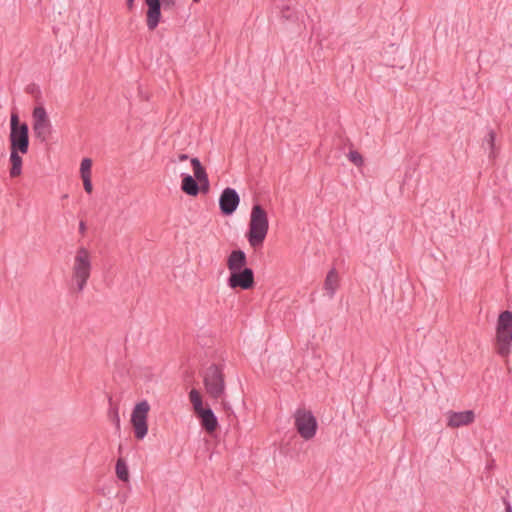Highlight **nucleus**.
Returning <instances> with one entry per match:
<instances>
[{
	"label": "nucleus",
	"instance_id": "obj_1",
	"mask_svg": "<svg viewBox=\"0 0 512 512\" xmlns=\"http://www.w3.org/2000/svg\"><path fill=\"white\" fill-rule=\"evenodd\" d=\"M92 272V256L83 246L77 248L71 267V291L81 294L87 286Z\"/></svg>",
	"mask_w": 512,
	"mask_h": 512
},
{
	"label": "nucleus",
	"instance_id": "obj_2",
	"mask_svg": "<svg viewBox=\"0 0 512 512\" xmlns=\"http://www.w3.org/2000/svg\"><path fill=\"white\" fill-rule=\"evenodd\" d=\"M269 229V221L267 212L264 208L255 204L251 210L249 230L247 239L251 247L257 248L261 246L267 236Z\"/></svg>",
	"mask_w": 512,
	"mask_h": 512
},
{
	"label": "nucleus",
	"instance_id": "obj_3",
	"mask_svg": "<svg viewBox=\"0 0 512 512\" xmlns=\"http://www.w3.org/2000/svg\"><path fill=\"white\" fill-rule=\"evenodd\" d=\"M512 347V312L505 310L498 316L494 348L501 357H508Z\"/></svg>",
	"mask_w": 512,
	"mask_h": 512
},
{
	"label": "nucleus",
	"instance_id": "obj_4",
	"mask_svg": "<svg viewBox=\"0 0 512 512\" xmlns=\"http://www.w3.org/2000/svg\"><path fill=\"white\" fill-rule=\"evenodd\" d=\"M10 150L21 151L26 154L29 150V128L26 123H20L17 113H12L10 118Z\"/></svg>",
	"mask_w": 512,
	"mask_h": 512
},
{
	"label": "nucleus",
	"instance_id": "obj_5",
	"mask_svg": "<svg viewBox=\"0 0 512 512\" xmlns=\"http://www.w3.org/2000/svg\"><path fill=\"white\" fill-rule=\"evenodd\" d=\"M178 0H144L147 7L146 10V25L150 31H153L159 25L162 12L174 10L177 7Z\"/></svg>",
	"mask_w": 512,
	"mask_h": 512
},
{
	"label": "nucleus",
	"instance_id": "obj_6",
	"mask_svg": "<svg viewBox=\"0 0 512 512\" xmlns=\"http://www.w3.org/2000/svg\"><path fill=\"white\" fill-rule=\"evenodd\" d=\"M204 385L207 393L214 399H218L224 394V375L219 366L212 364L206 369L204 375Z\"/></svg>",
	"mask_w": 512,
	"mask_h": 512
},
{
	"label": "nucleus",
	"instance_id": "obj_7",
	"mask_svg": "<svg viewBox=\"0 0 512 512\" xmlns=\"http://www.w3.org/2000/svg\"><path fill=\"white\" fill-rule=\"evenodd\" d=\"M295 427L300 436L305 440L312 439L317 431V420L311 411L297 409L295 414Z\"/></svg>",
	"mask_w": 512,
	"mask_h": 512
},
{
	"label": "nucleus",
	"instance_id": "obj_8",
	"mask_svg": "<svg viewBox=\"0 0 512 512\" xmlns=\"http://www.w3.org/2000/svg\"><path fill=\"white\" fill-rule=\"evenodd\" d=\"M150 406L147 401L137 403L131 414V423L134 429L135 437L142 440L148 433V412Z\"/></svg>",
	"mask_w": 512,
	"mask_h": 512
},
{
	"label": "nucleus",
	"instance_id": "obj_9",
	"mask_svg": "<svg viewBox=\"0 0 512 512\" xmlns=\"http://www.w3.org/2000/svg\"><path fill=\"white\" fill-rule=\"evenodd\" d=\"M33 132L37 139L41 142H45L48 140L51 131L52 125L48 118L47 112L43 106H37L33 110Z\"/></svg>",
	"mask_w": 512,
	"mask_h": 512
},
{
	"label": "nucleus",
	"instance_id": "obj_10",
	"mask_svg": "<svg viewBox=\"0 0 512 512\" xmlns=\"http://www.w3.org/2000/svg\"><path fill=\"white\" fill-rule=\"evenodd\" d=\"M228 285L232 289L241 288L242 290L252 289L255 285L254 272L251 268H243L230 272Z\"/></svg>",
	"mask_w": 512,
	"mask_h": 512
},
{
	"label": "nucleus",
	"instance_id": "obj_11",
	"mask_svg": "<svg viewBox=\"0 0 512 512\" xmlns=\"http://www.w3.org/2000/svg\"><path fill=\"white\" fill-rule=\"evenodd\" d=\"M240 203V196L233 188H225L219 197V207L223 215H232Z\"/></svg>",
	"mask_w": 512,
	"mask_h": 512
},
{
	"label": "nucleus",
	"instance_id": "obj_12",
	"mask_svg": "<svg viewBox=\"0 0 512 512\" xmlns=\"http://www.w3.org/2000/svg\"><path fill=\"white\" fill-rule=\"evenodd\" d=\"M447 426L450 428H459L467 426L474 422L475 414L472 410L461 412L448 411L447 412Z\"/></svg>",
	"mask_w": 512,
	"mask_h": 512
},
{
	"label": "nucleus",
	"instance_id": "obj_13",
	"mask_svg": "<svg viewBox=\"0 0 512 512\" xmlns=\"http://www.w3.org/2000/svg\"><path fill=\"white\" fill-rule=\"evenodd\" d=\"M200 419L202 428L208 433H212L218 426V420L211 408H202L195 412Z\"/></svg>",
	"mask_w": 512,
	"mask_h": 512
},
{
	"label": "nucleus",
	"instance_id": "obj_14",
	"mask_svg": "<svg viewBox=\"0 0 512 512\" xmlns=\"http://www.w3.org/2000/svg\"><path fill=\"white\" fill-rule=\"evenodd\" d=\"M247 257L244 251L238 249L233 250L227 259V267L230 272L246 268Z\"/></svg>",
	"mask_w": 512,
	"mask_h": 512
},
{
	"label": "nucleus",
	"instance_id": "obj_15",
	"mask_svg": "<svg viewBox=\"0 0 512 512\" xmlns=\"http://www.w3.org/2000/svg\"><path fill=\"white\" fill-rule=\"evenodd\" d=\"M181 189L185 194L189 196H197L200 192V187L197 179H195L190 174H183Z\"/></svg>",
	"mask_w": 512,
	"mask_h": 512
},
{
	"label": "nucleus",
	"instance_id": "obj_16",
	"mask_svg": "<svg viewBox=\"0 0 512 512\" xmlns=\"http://www.w3.org/2000/svg\"><path fill=\"white\" fill-rule=\"evenodd\" d=\"M339 286V279L336 269L332 268L324 281V289L327 292L329 298H333L335 292Z\"/></svg>",
	"mask_w": 512,
	"mask_h": 512
},
{
	"label": "nucleus",
	"instance_id": "obj_17",
	"mask_svg": "<svg viewBox=\"0 0 512 512\" xmlns=\"http://www.w3.org/2000/svg\"><path fill=\"white\" fill-rule=\"evenodd\" d=\"M21 151L10 150L9 161L11 163V168L9 171L10 177L15 178L21 175L22 173V157Z\"/></svg>",
	"mask_w": 512,
	"mask_h": 512
},
{
	"label": "nucleus",
	"instance_id": "obj_18",
	"mask_svg": "<svg viewBox=\"0 0 512 512\" xmlns=\"http://www.w3.org/2000/svg\"><path fill=\"white\" fill-rule=\"evenodd\" d=\"M495 139V132L493 130H489L482 143L483 148L485 150H489V158H495L496 156Z\"/></svg>",
	"mask_w": 512,
	"mask_h": 512
},
{
	"label": "nucleus",
	"instance_id": "obj_19",
	"mask_svg": "<svg viewBox=\"0 0 512 512\" xmlns=\"http://www.w3.org/2000/svg\"><path fill=\"white\" fill-rule=\"evenodd\" d=\"M190 162L194 172L193 177L197 179V181L205 180V178L208 177V174L205 168L202 166L200 160L197 157H194L190 159Z\"/></svg>",
	"mask_w": 512,
	"mask_h": 512
},
{
	"label": "nucleus",
	"instance_id": "obj_20",
	"mask_svg": "<svg viewBox=\"0 0 512 512\" xmlns=\"http://www.w3.org/2000/svg\"><path fill=\"white\" fill-rule=\"evenodd\" d=\"M116 475L121 481H129L128 467L123 458H119L116 462Z\"/></svg>",
	"mask_w": 512,
	"mask_h": 512
},
{
	"label": "nucleus",
	"instance_id": "obj_21",
	"mask_svg": "<svg viewBox=\"0 0 512 512\" xmlns=\"http://www.w3.org/2000/svg\"><path fill=\"white\" fill-rule=\"evenodd\" d=\"M189 399L193 404L194 411L197 412L203 407L202 398L198 390L192 389L189 393Z\"/></svg>",
	"mask_w": 512,
	"mask_h": 512
},
{
	"label": "nucleus",
	"instance_id": "obj_22",
	"mask_svg": "<svg viewBox=\"0 0 512 512\" xmlns=\"http://www.w3.org/2000/svg\"><path fill=\"white\" fill-rule=\"evenodd\" d=\"M92 160L90 158H84L81 161L80 173L81 177L91 176Z\"/></svg>",
	"mask_w": 512,
	"mask_h": 512
},
{
	"label": "nucleus",
	"instance_id": "obj_23",
	"mask_svg": "<svg viewBox=\"0 0 512 512\" xmlns=\"http://www.w3.org/2000/svg\"><path fill=\"white\" fill-rule=\"evenodd\" d=\"M281 15L282 18L286 20H294L296 18V12L294 7H291L290 5L283 6L281 8Z\"/></svg>",
	"mask_w": 512,
	"mask_h": 512
},
{
	"label": "nucleus",
	"instance_id": "obj_24",
	"mask_svg": "<svg viewBox=\"0 0 512 512\" xmlns=\"http://www.w3.org/2000/svg\"><path fill=\"white\" fill-rule=\"evenodd\" d=\"M348 157L349 160L356 166H361L363 164V158L357 151H350Z\"/></svg>",
	"mask_w": 512,
	"mask_h": 512
},
{
	"label": "nucleus",
	"instance_id": "obj_25",
	"mask_svg": "<svg viewBox=\"0 0 512 512\" xmlns=\"http://www.w3.org/2000/svg\"><path fill=\"white\" fill-rule=\"evenodd\" d=\"M198 184H199V187H200V191L204 194H207L210 190V183H209V178L206 177L205 180H199L198 181Z\"/></svg>",
	"mask_w": 512,
	"mask_h": 512
},
{
	"label": "nucleus",
	"instance_id": "obj_26",
	"mask_svg": "<svg viewBox=\"0 0 512 512\" xmlns=\"http://www.w3.org/2000/svg\"><path fill=\"white\" fill-rule=\"evenodd\" d=\"M83 180L84 189L87 193H91L93 190L91 176L81 177Z\"/></svg>",
	"mask_w": 512,
	"mask_h": 512
},
{
	"label": "nucleus",
	"instance_id": "obj_27",
	"mask_svg": "<svg viewBox=\"0 0 512 512\" xmlns=\"http://www.w3.org/2000/svg\"><path fill=\"white\" fill-rule=\"evenodd\" d=\"M113 421L115 422L116 427L119 429L120 428V418H119L117 409H115L113 412Z\"/></svg>",
	"mask_w": 512,
	"mask_h": 512
},
{
	"label": "nucleus",
	"instance_id": "obj_28",
	"mask_svg": "<svg viewBox=\"0 0 512 512\" xmlns=\"http://www.w3.org/2000/svg\"><path fill=\"white\" fill-rule=\"evenodd\" d=\"M134 1L135 0H126V5L129 10H132L134 7Z\"/></svg>",
	"mask_w": 512,
	"mask_h": 512
},
{
	"label": "nucleus",
	"instance_id": "obj_29",
	"mask_svg": "<svg viewBox=\"0 0 512 512\" xmlns=\"http://www.w3.org/2000/svg\"><path fill=\"white\" fill-rule=\"evenodd\" d=\"M189 158L187 154H179L178 161H186Z\"/></svg>",
	"mask_w": 512,
	"mask_h": 512
},
{
	"label": "nucleus",
	"instance_id": "obj_30",
	"mask_svg": "<svg viewBox=\"0 0 512 512\" xmlns=\"http://www.w3.org/2000/svg\"><path fill=\"white\" fill-rule=\"evenodd\" d=\"M79 230H80V232H81L82 234H83V233L85 232V230H86V225H85V223H84L83 221H81V222H80V224H79Z\"/></svg>",
	"mask_w": 512,
	"mask_h": 512
},
{
	"label": "nucleus",
	"instance_id": "obj_31",
	"mask_svg": "<svg viewBox=\"0 0 512 512\" xmlns=\"http://www.w3.org/2000/svg\"><path fill=\"white\" fill-rule=\"evenodd\" d=\"M506 510H507V512H511V507L508 505Z\"/></svg>",
	"mask_w": 512,
	"mask_h": 512
},
{
	"label": "nucleus",
	"instance_id": "obj_32",
	"mask_svg": "<svg viewBox=\"0 0 512 512\" xmlns=\"http://www.w3.org/2000/svg\"><path fill=\"white\" fill-rule=\"evenodd\" d=\"M194 3H198L200 0H192Z\"/></svg>",
	"mask_w": 512,
	"mask_h": 512
}]
</instances>
